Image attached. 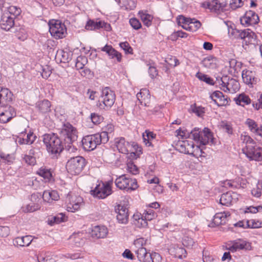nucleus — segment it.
Masks as SVG:
<instances>
[{"instance_id": "1", "label": "nucleus", "mask_w": 262, "mask_h": 262, "mask_svg": "<svg viewBox=\"0 0 262 262\" xmlns=\"http://www.w3.org/2000/svg\"><path fill=\"white\" fill-rule=\"evenodd\" d=\"M43 141L47 151L52 155L59 154L63 149V142L56 134H45L43 135Z\"/></svg>"}, {"instance_id": "2", "label": "nucleus", "mask_w": 262, "mask_h": 262, "mask_svg": "<svg viewBox=\"0 0 262 262\" xmlns=\"http://www.w3.org/2000/svg\"><path fill=\"white\" fill-rule=\"evenodd\" d=\"M215 85L225 92L235 93L239 89V83L233 78H229L227 76L216 78Z\"/></svg>"}, {"instance_id": "3", "label": "nucleus", "mask_w": 262, "mask_h": 262, "mask_svg": "<svg viewBox=\"0 0 262 262\" xmlns=\"http://www.w3.org/2000/svg\"><path fill=\"white\" fill-rule=\"evenodd\" d=\"M116 95L113 91L109 87L102 89L97 105L100 109L110 108L114 103Z\"/></svg>"}, {"instance_id": "4", "label": "nucleus", "mask_w": 262, "mask_h": 262, "mask_svg": "<svg viewBox=\"0 0 262 262\" xmlns=\"http://www.w3.org/2000/svg\"><path fill=\"white\" fill-rule=\"evenodd\" d=\"M177 148L180 152L192 155L195 157L201 156L202 154V150L200 147L195 145L191 141H179L177 144Z\"/></svg>"}, {"instance_id": "5", "label": "nucleus", "mask_w": 262, "mask_h": 262, "mask_svg": "<svg viewBox=\"0 0 262 262\" xmlns=\"http://www.w3.org/2000/svg\"><path fill=\"white\" fill-rule=\"evenodd\" d=\"M115 183L117 188L127 192L135 190L138 187L137 180L126 174H122L117 177Z\"/></svg>"}, {"instance_id": "6", "label": "nucleus", "mask_w": 262, "mask_h": 262, "mask_svg": "<svg viewBox=\"0 0 262 262\" xmlns=\"http://www.w3.org/2000/svg\"><path fill=\"white\" fill-rule=\"evenodd\" d=\"M59 134L68 145L75 141L78 138L76 128L69 122H64L62 124Z\"/></svg>"}, {"instance_id": "7", "label": "nucleus", "mask_w": 262, "mask_h": 262, "mask_svg": "<svg viewBox=\"0 0 262 262\" xmlns=\"http://www.w3.org/2000/svg\"><path fill=\"white\" fill-rule=\"evenodd\" d=\"M85 165V159L82 157L77 156L68 161L66 168L72 175H78L81 173Z\"/></svg>"}, {"instance_id": "8", "label": "nucleus", "mask_w": 262, "mask_h": 262, "mask_svg": "<svg viewBox=\"0 0 262 262\" xmlns=\"http://www.w3.org/2000/svg\"><path fill=\"white\" fill-rule=\"evenodd\" d=\"M136 254L140 262H162V257L160 254L147 252L146 248L137 249Z\"/></svg>"}, {"instance_id": "9", "label": "nucleus", "mask_w": 262, "mask_h": 262, "mask_svg": "<svg viewBox=\"0 0 262 262\" xmlns=\"http://www.w3.org/2000/svg\"><path fill=\"white\" fill-rule=\"evenodd\" d=\"M243 152L250 160L260 161L262 159V145L256 143L243 148Z\"/></svg>"}, {"instance_id": "10", "label": "nucleus", "mask_w": 262, "mask_h": 262, "mask_svg": "<svg viewBox=\"0 0 262 262\" xmlns=\"http://www.w3.org/2000/svg\"><path fill=\"white\" fill-rule=\"evenodd\" d=\"M49 31L53 37L60 39L65 37L67 28L64 24L58 20L53 19L49 21Z\"/></svg>"}, {"instance_id": "11", "label": "nucleus", "mask_w": 262, "mask_h": 262, "mask_svg": "<svg viewBox=\"0 0 262 262\" xmlns=\"http://www.w3.org/2000/svg\"><path fill=\"white\" fill-rule=\"evenodd\" d=\"M82 145L85 151L94 150L98 145L103 143L101 136L99 134L88 135L82 140Z\"/></svg>"}, {"instance_id": "12", "label": "nucleus", "mask_w": 262, "mask_h": 262, "mask_svg": "<svg viewBox=\"0 0 262 262\" xmlns=\"http://www.w3.org/2000/svg\"><path fill=\"white\" fill-rule=\"evenodd\" d=\"M83 203L81 196L69 193L66 200V208L68 212H75L80 209Z\"/></svg>"}, {"instance_id": "13", "label": "nucleus", "mask_w": 262, "mask_h": 262, "mask_svg": "<svg viewBox=\"0 0 262 262\" xmlns=\"http://www.w3.org/2000/svg\"><path fill=\"white\" fill-rule=\"evenodd\" d=\"M134 216L137 221L136 225L139 228H144L147 226L148 221H150L157 217V213L153 209L147 208L142 214L134 215Z\"/></svg>"}, {"instance_id": "14", "label": "nucleus", "mask_w": 262, "mask_h": 262, "mask_svg": "<svg viewBox=\"0 0 262 262\" xmlns=\"http://www.w3.org/2000/svg\"><path fill=\"white\" fill-rule=\"evenodd\" d=\"M227 5L225 0H207L201 3L204 9H208L211 12L219 13L223 11Z\"/></svg>"}, {"instance_id": "15", "label": "nucleus", "mask_w": 262, "mask_h": 262, "mask_svg": "<svg viewBox=\"0 0 262 262\" xmlns=\"http://www.w3.org/2000/svg\"><path fill=\"white\" fill-rule=\"evenodd\" d=\"M178 22L179 25H181L182 24L183 29L191 32L196 31L201 26V24L199 21L183 16H179L178 18Z\"/></svg>"}, {"instance_id": "16", "label": "nucleus", "mask_w": 262, "mask_h": 262, "mask_svg": "<svg viewBox=\"0 0 262 262\" xmlns=\"http://www.w3.org/2000/svg\"><path fill=\"white\" fill-rule=\"evenodd\" d=\"M252 249L250 242L242 238L231 241L228 244L227 249L230 252H235L241 250H250Z\"/></svg>"}, {"instance_id": "17", "label": "nucleus", "mask_w": 262, "mask_h": 262, "mask_svg": "<svg viewBox=\"0 0 262 262\" xmlns=\"http://www.w3.org/2000/svg\"><path fill=\"white\" fill-rule=\"evenodd\" d=\"M91 191L94 196L98 199H104L112 193V189L109 184L100 182Z\"/></svg>"}, {"instance_id": "18", "label": "nucleus", "mask_w": 262, "mask_h": 262, "mask_svg": "<svg viewBox=\"0 0 262 262\" xmlns=\"http://www.w3.org/2000/svg\"><path fill=\"white\" fill-rule=\"evenodd\" d=\"M259 21L258 15L252 10L247 11L245 15L241 18L242 24L246 26L256 25Z\"/></svg>"}, {"instance_id": "19", "label": "nucleus", "mask_w": 262, "mask_h": 262, "mask_svg": "<svg viewBox=\"0 0 262 262\" xmlns=\"http://www.w3.org/2000/svg\"><path fill=\"white\" fill-rule=\"evenodd\" d=\"M101 51L105 52L111 59H115L118 62H120L122 60L121 54L111 45H106L101 48Z\"/></svg>"}, {"instance_id": "20", "label": "nucleus", "mask_w": 262, "mask_h": 262, "mask_svg": "<svg viewBox=\"0 0 262 262\" xmlns=\"http://www.w3.org/2000/svg\"><path fill=\"white\" fill-rule=\"evenodd\" d=\"M115 144L118 151L123 154H128L130 144L124 138L119 137L115 139Z\"/></svg>"}, {"instance_id": "21", "label": "nucleus", "mask_w": 262, "mask_h": 262, "mask_svg": "<svg viewBox=\"0 0 262 262\" xmlns=\"http://www.w3.org/2000/svg\"><path fill=\"white\" fill-rule=\"evenodd\" d=\"M238 200L237 194L234 192H227L222 194L220 202L221 204L228 206L236 202Z\"/></svg>"}, {"instance_id": "22", "label": "nucleus", "mask_w": 262, "mask_h": 262, "mask_svg": "<svg viewBox=\"0 0 262 262\" xmlns=\"http://www.w3.org/2000/svg\"><path fill=\"white\" fill-rule=\"evenodd\" d=\"M35 237L31 235H25L15 237L13 243L17 247H28L33 242Z\"/></svg>"}, {"instance_id": "23", "label": "nucleus", "mask_w": 262, "mask_h": 262, "mask_svg": "<svg viewBox=\"0 0 262 262\" xmlns=\"http://www.w3.org/2000/svg\"><path fill=\"white\" fill-rule=\"evenodd\" d=\"M210 98L218 106H224L228 104L227 97L224 95L222 92L216 91L211 94Z\"/></svg>"}, {"instance_id": "24", "label": "nucleus", "mask_w": 262, "mask_h": 262, "mask_svg": "<svg viewBox=\"0 0 262 262\" xmlns=\"http://www.w3.org/2000/svg\"><path fill=\"white\" fill-rule=\"evenodd\" d=\"M117 220L119 223L126 224L128 222V209L121 205L117 206Z\"/></svg>"}, {"instance_id": "25", "label": "nucleus", "mask_w": 262, "mask_h": 262, "mask_svg": "<svg viewBox=\"0 0 262 262\" xmlns=\"http://www.w3.org/2000/svg\"><path fill=\"white\" fill-rule=\"evenodd\" d=\"M14 26V19L7 14L4 13L0 21V26L2 29L9 31Z\"/></svg>"}, {"instance_id": "26", "label": "nucleus", "mask_w": 262, "mask_h": 262, "mask_svg": "<svg viewBox=\"0 0 262 262\" xmlns=\"http://www.w3.org/2000/svg\"><path fill=\"white\" fill-rule=\"evenodd\" d=\"M214 138L212 134L208 128H204L202 131L199 142L200 144L205 145L207 144H212L214 143Z\"/></svg>"}, {"instance_id": "27", "label": "nucleus", "mask_w": 262, "mask_h": 262, "mask_svg": "<svg viewBox=\"0 0 262 262\" xmlns=\"http://www.w3.org/2000/svg\"><path fill=\"white\" fill-rule=\"evenodd\" d=\"M16 116V112L13 107H7L5 110L0 113V122L6 123Z\"/></svg>"}, {"instance_id": "28", "label": "nucleus", "mask_w": 262, "mask_h": 262, "mask_svg": "<svg viewBox=\"0 0 262 262\" xmlns=\"http://www.w3.org/2000/svg\"><path fill=\"white\" fill-rule=\"evenodd\" d=\"M138 16L140 18L144 26L147 27H149L151 26L154 17L147 10H140L138 13Z\"/></svg>"}, {"instance_id": "29", "label": "nucleus", "mask_w": 262, "mask_h": 262, "mask_svg": "<svg viewBox=\"0 0 262 262\" xmlns=\"http://www.w3.org/2000/svg\"><path fill=\"white\" fill-rule=\"evenodd\" d=\"M137 98L141 104L147 106L150 102L149 91L146 89H142L137 94Z\"/></svg>"}, {"instance_id": "30", "label": "nucleus", "mask_w": 262, "mask_h": 262, "mask_svg": "<svg viewBox=\"0 0 262 262\" xmlns=\"http://www.w3.org/2000/svg\"><path fill=\"white\" fill-rule=\"evenodd\" d=\"M230 214L228 211H224L216 213L213 217V222L211 224L214 226H219L224 224L226 222V219L230 216Z\"/></svg>"}, {"instance_id": "31", "label": "nucleus", "mask_w": 262, "mask_h": 262, "mask_svg": "<svg viewBox=\"0 0 262 262\" xmlns=\"http://www.w3.org/2000/svg\"><path fill=\"white\" fill-rule=\"evenodd\" d=\"M245 124L255 135L262 137V125L259 128L256 122L250 118L246 120Z\"/></svg>"}, {"instance_id": "32", "label": "nucleus", "mask_w": 262, "mask_h": 262, "mask_svg": "<svg viewBox=\"0 0 262 262\" xmlns=\"http://www.w3.org/2000/svg\"><path fill=\"white\" fill-rule=\"evenodd\" d=\"M242 76L244 82L248 85H252L256 82L255 73L251 71L248 70H243Z\"/></svg>"}, {"instance_id": "33", "label": "nucleus", "mask_w": 262, "mask_h": 262, "mask_svg": "<svg viewBox=\"0 0 262 262\" xmlns=\"http://www.w3.org/2000/svg\"><path fill=\"white\" fill-rule=\"evenodd\" d=\"M114 130V126L112 124H107L102 128V131L100 133H98L99 136H101L103 143H106L110 138V136Z\"/></svg>"}, {"instance_id": "34", "label": "nucleus", "mask_w": 262, "mask_h": 262, "mask_svg": "<svg viewBox=\"0 0 262 262\" xmlns=\"http://www.w3.org/2000/svg\"><path fill=\"white\" fill-rule=\"evenodd\" d=\"M108 233V230L104 226H97L93 228L92 231V234L93 237L97 238H104Z\"/></svg>"}, {"instance_id": "35", "label": "nucleus", "mask_w": 262, "mask_h": 262, "mask_svg": "<svg viewBox=\"0 0 262 262\" xmlns=\"http://www.w3.org/2000/svg\"><path fill=\"white\" fill-rule=\"evenodd\" d=\"M59 195L56 190H45L42 194L44 201L51 203L53 201H57Z\"/></svg>"}, {"instance_id": "36", "label": "nucleus", "mask_w": 262, "mask_h": 262, "mask_svg": "<svg viewBox=\"0 0 262 262\" xmlns=\"http://www.w3.org/2000/svg\"><path fill=\"white\" fill-rule=\"evenodd\" d=\"M38 262H55V256L50 252H40L37 257Z\"/></svg>"}, {"instance_id": "37", "label": "nucleus", "mask_w": 262, "mask_h": 262, "mask_svg": "<svg viewBox=\"0 0 262 262\" xmlns=\"http://www.w3.org/2000/svg\"><path fill=\"white\" fill-rule=\"evenodd\" d=\"M14 33L17 38L20 40L24 41L28 37L27 29L24 26H16Z\"/></svg>"}, {"instance_id": "38", "label": "nucleus", "mask_w": 262, "mask_h": 262, "mask_svg": "<svg viewBox=\"0 0 262 262\" xmlns=\"http://www.w3.org/2000/svg\"><path fill=\"white\" fill-rule=\"evenodd\" d=\"M201 64L207 69H214L216 67V59L211 56H207L202 60Z\"/></svg>"}, {"instance_id": "39", "label": "nucleus", "mask_w": 262, "mask_h": 262, "mask_svg": "<svg viewBox=\"0 0 262 262\" xmlns=\"http://www.w3.org/2000/svg\"><path fill=\"white\" fill-rule=\"evenodd\" d=\"M38 110L42 114H46L50 111L51 103L48 100L39 101L36 104Z\"/></svg>"}, {"instance_id": "40", "label": "nucleus", "mask_w": 262, "mask_h": 262, "mask_svg": "<svg viewBox=\"0 0 262 262\" xmlns=\"http://www.w3.org/2000/svg\"><path fill=\"white\" fill-rule=\"evenodd\" d=\"M104 24V21H94L90 19L88 20L85 25V28L88 30H93L95 29H99L103 27Z\"/></svg>"}, {"instance_id": "41", "label": "nucleus", "mask_w": 262, "mask_h": 262, "mask_svg": "<svg viewBox=\"0 0 262 262\" xmlns=\"http://www.w3.org/2000/svg\"><path fill=\"white\" fill-rule=\"evenodd\" d=\"M11 93L6 88H0V104H5L11 100Z\"/></svg>"}, {"instance_id": "42", "label": "nucleus", "mask_w": 262, "mask_h": 262, "mask_svg": "<svg viewBox=\"0 0 262 262\" xmlns=\"http://www.w3.org/2000/svg\"><path fill=\"white\" fill-rule=\"evenodd\" d=\"M70 239L72 244L76 247H80L84 243V239L82 238V233L79 232L72 234Z\"/></svg>"}, {"instance_id": "43", "label": "nucleus", "mask_w": 262, "mask_h": 262, "mask_svg": "<svg viewBox=\"0 0 262 262\" xmlns=\"http://www.w3.org/2000/svg\"><path fill=\"white\" fill-rule=\"evenodd\" d=\"M67 217L62 213H58L54 216H51L49 218L48 224L50 225H53L54 224H59L66 221Z\"/></svg>"}, {"instance_id": "44", "label": "nucleus", "mask_w": 262, "mask_h": 262, "mask_svg": "<svg viewBox=\"0 0 262 262\" xmlns=\"http://www.w3.org/2000/svg\"><path fill=\"white\" fill-rule=\"evenodd\" d=\"M234 100L236 104L242 106L249 104L251 103L250 98L245 94L239 95L237 97L234 98Z\"/></svg>"}, {"instance_id": "45", "label": "nucleus", "mask_w": 262, "mask_h": 262, "mask_svg": "<svg viewBox=\"0 0 262 262\" xmlns=\"http://www.w3.org/2000/svg\"><path fill=\"white\" fill-rule=\"evenodd\" d=\"M72 54L70 52L60 50L57 51L56 56L60 58L63 63H68L71 60Z\"/></svg>"}, {"instance_id": "46", "label": "nucleus", "mask_w": 262, "mask_h": 262, "mask_svg": "<svg viewBox=\"0 0 262 262\" xmlns=\"http://www.w3.org/2000/svg\"><path fill=\"white\" fill-rule=\"evenodd\" d=\"M37 174L42 177L46 181H50L52 177L50 170L43 167H41L37 170Z\"/></svg>"}, {"instance_id": "47", "label": "nucleus", "mask_w": 262, "mask_h": 262, "mask_svg": "<svg viewBox=\"0 0 262 262\" xmlns=\"http://www.w3.org/2000/svg\"><path fill=\"white\" fill-rule=\"evenodd\" d=\"M21 12V9L19 7L15 6H11L8 7L7 11L4 13L8 14V16L13 17L14 19L18 16Z\"/></svg>"}, {"instance_id": "48", "label": "nucleus", "mask_w": 262, "mask_h": 262, "mask_svg": "<svg viewBox=\"0 0 262 262\" xmlns=\"http://www.w3.org/2000/svg\"><path fill=\"white\" fill-rule=\"evenodd\" d=\"M156 138V135L152 132L146 130L145 133L143 134V140L145 144L147 146H152L151 140Z\"/></svg>"}, {"instance_id": "49", "label": "nucleus", "mask_w": 262, "mask_h": 262, "mask_svg": "<svg viewBox=\"0 0 262 262\" xmlns=\"http://www.w3.org/2000/svg\"><path fill=\"white\" fill-rule=\"evenodd\" d=\"M88 63V59L84 56H78L75 61V67L77 70L83 69L84 66Z\"/></svg>"}, {"instance_id": "50", "label": "nucleus", "mask_w": 262, "mask_h": 262, "mask_svg": "<svg viewBox=\"0 0 262 262\" xmlns=\"http://www.w3.org/2000/svg\"><path fill=\"white\" fill-rule=\"evenodd\" d=\"M146 64L147 66L148 67V72L150 78L151 79L156 78L158 74V72L155 67V63L150 62H146Z\"/></svg>"}, {"instance_id": "51", "label": "nucleus", "mask_w": 262, "mask_h": 262, "mask_svg": "<svg viewBox=\"0 0 262 262\" xmlns=\"http://www.w3.org/2000/svg\"><path fill=\"white\" fill-rule=\"evenodd\" d=\"M254 33L250 29L239 30L238 39H244L248 38L249 39L253 38Z\"/></svg>"}, {"instance_id": "52", "label": "nucleus", "mask_w": 262, "mask_h": 262, "mask_svg": "<svg viewBox=\"0 0 262 262\" xmlns=\"http://www.w3.org/2000/svg\"><path fill=\"white\" fill-rule=\"evenodd\" d=\"M240 140L243 144H245V146L256 143L246 133H243L241 134Z\"/></svg>"}, {"instance_id": "53", "label": "nucleus", "mask_w": 262, "mask_h": 262, "mask_svg": "<svg viewBox=\"0 0 262 262\" xmlns=\"http://www.w3.org/2000/svg\"><path fill=\"white\" fill-rule=\"evenodd\" d=\"M126 170L128 172L132 174H137L139 172V170L137 166L132 161H129L126 164Z\"/></svg>"}, {"instance_id": "54", "label": "nucleus", "mask_w": 262, "mask_h": 262, "mask_svg": "<svg viewBox=\"0 0 262 262\" xmlns=\"http://www.w3.org/2000/svg\"><path fill=\"white\" fill-rule=\"evenodd\" d=\"M196 76L201 80L205 82L206 83L210 84V85H215V81L214 82L213 80L209 77L208 75L201 73H198L196 75Z\"/></svg>"}, {"instance_id": "55", "label": "nucleus", "mask_w": 262, "mask_h": 262, "mask_svg": "<svg viewBox=\"0 0 262 262\" xmlns=\"http://www.w3.org/2000/svg\"><path fill=\"white\" fill-rule=\"evenodd\" d=\"M34 153V149H30L29 151V155H25L24 159L25 161V162L29 164V165H34L36 163V159L35 158L31 156V154H33Z\"/></svg>"}, {"instance_id": "56", "label": "nucleus", "mask_w": 262, "mask_h": 262, "mask_svg": "<svg viewBox=\"0 0 262 262\" xmlns=\"http://www.w3.org/2000/svg\"><path fill=\"white\" fill-rule=\"evenodd\" d=\"M120 47L124 50L125 54H133V50L127 41L121 42L119 43Z\"/></svg>"}, {"instance_id": "57", "label": "nucleus", "mask_w": 262, "mask_h": 262, "mask_svg": "<svg viewBox=\"0 0 262 262\" xmlns=\"http://www.w3.org/2000/svg\"><path fill=\"white\" fill-rule=\"evenodd\" d=\"M201 134L202 131L200 130L199 128H195L192 130H191L190 133V136L192 137V139L194 141L199 142Z\"/></svg>"}, {"instance_id": "58", "label": "nucleus", "mask_w": 262, "mask_h": 262, "mask_svg": "<svg viewBox=\"0 0 262 262\" xmlns=\"http://www.w3.org/2000/svg\"><path fill=\"white\" fill-rule=\"evenodd\" d=\"M91 119L94 124H99L103 121V118L101 115L94 113L91 115Z\"/></svg>"}, {"instance_id": "59", "label": "nucleus", "mask_w": 262, "mask_h": 262, "mask_svg": "<svg viewBox=\"0 0 262 262\" xmlns=\"http://www.w3.org/2000/svg\"><path fill=\"white\" fill-rule=\"evenodd\" d=\"M245 213H256L257 212H262V206H251L246 208Z\"/></svg>"}, {"instance_id": "60", "label": "nucleus", "mask_w": 262, "mask_h": 262, "mask_svg": "<svg viewBox=\"0 0 262 262\" xmlns=\"http://www.w3.org/2000/svg\"><path fill=\"white\" fill-rule=\"evenodd\" d=\"M129 22L130 26L135 30H138L142 27L141 23L137 18H131Z\"/></svg>"}, {"instance_id": "61", "label": "nucleus", "mask_w": 262, "mask_h": 262, "mask_svg": "<svg viewBox=\"0 0 262 262\" xmlns=\"http://www.w3.org/2000/svg\"><path fill=\"white\" fill-rule=\"evenodd\" d=\"M229 66L231 68H233L234 71L237 72L242 66V63L241 62L237 61L234 59H232L229 61Z\"/></svg>"}, {"instance_id": "62", "label": "nucleus", "mask_w": 262, "mask_h": 262, "mask_svg": "<svg viewBox=\"0 0 262 262\" xmlns=\"http://www.w3.org/2000/svg\"><path fill=\"white\" fill-rule=\"evenodd\" d=\"M146 240L143 237H140L134 241V244L135 246L139 249L141 248H145L143 246L146 244Z\"/></svg>"}, {"instance_id": "63", "label": "nucleus", "mask_w": 262, "mask_h": 262, "mask_svg": "<svg viewBox=\"0 0 262 262\" xmlns=\"http://www.w3.org/2000/svg\"><path fill=\"white\" fill-rule=\"evenodd\" d=\"M182 242L183 245L187 247H191L194 244L193 239L188 236H184L182 238Z\"/></svg>"}, {"instance_id": "64", "label": "nucleus", "mask_w": 262, "mask_h": 262, "mask_svg": "<svg viewBox=\"0 0 262 262\" xmlns=\"http://www.w3.org/2000/svg\"><path fill=\"white\" fill-rule=\"evenodd\" d=\"M239 32V30L236 28L231 27L228 29L229 35L233 38L238 39Z\"/></svg>"}]
</instances>
